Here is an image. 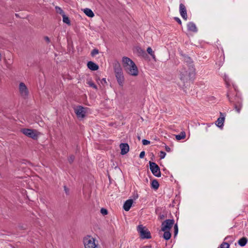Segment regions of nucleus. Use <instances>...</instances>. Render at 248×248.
I'll return each mask as SVG.
<instances>
[{
    "instance_id": "nucleus-1",
    "label": "nucleus",
    "mask_w": 248,
    "mask_h": 248,
    "mask_svg": "<svg viewBox=\"0 0 248 248\" xmlns=\"http://www.w3.org/2000/svg\"><path fill=\"white\" fill-rule=\"evenodd\" d=\"M195 72L194 66H190L189 68L183 66L180 71V79L182 83H179V86L182 88L186 87L187 83L194 78Z\"/></svg>"
},
{
    "instance_id": "nucleus-2",
    "label": "nucleus",
    "mask_w": 248,
    "mask_h": 248,
    "mask_svg": "<svg viewBox=\"0 0 248 248\" xmlns=\"http://www.w3.org/2000/svg\"><path fill=\"white\" fill-rule=\"evenodd\" d=\"M124 70L130 75L137 76L139 74V70L135 62L130 58L124 57L122 60Z\"/></svg>"
},
{
    "instance_id": "nucleus-3",
    "label": "nucleus",
    "mask_w": 248,
    "mask_h": 248,
    "mask_svg": "<svg viewBox=\"0 0 248 248\" xmlns=\"http://www.w3.org/2000/svg\"><path fill=\"white\" fill-rule=\"evenodd\" d=\"M113 69L119 85L121 86H123L124 82V78L121 64L118 61H116L114 62Z\"/></svg>"
},
{
    "instance_id": "nucleus-4",
    "label": "nucleus",
    "mask_w": 248,
    "mask_h": 248,
    "mask_svg": "<svg viewBox=\"0 0 248 248\" xmlns=\"http://www.w3.org/2000/svg\"><path fill=\"white\" fill-rule=\"evenodd\" d=\"M137 230L140 233V238L141 239H149L151 238V234L150 231L143 226L142 225H140L138 226Z\"/></svg>"
},
{
    "instance_id": "nucleus-5",
    "label": "nucleus",
    "mask_w": 248,
    "mask_h": 248,
    "mask_svg": "<svg viewBox=\"0 0 248 248\" xmlns=\"http://www.w3.org/2000/svg\"><path fill=\"white\" fill-rule=\"evenodd\" d=\"M21 132L25 135L34 140H37L38 138V134L37 133V131L35 130L29 128H22L21 129Z\"/></svg>"
},
{
    "instance_id": "nucleus-6",
    "label": "nucleus",
    "mask_w": 248,
    "mask_h": 248,
    "mask_svg": "<svg viewBox=\"0 0 248 248\" xmlns=\"http://www.w3.org/2000/svg\"><path fill=\"white\" fill-rule=\"evenodd\" d=\"M83 243L85 248H95L97 247L95 243V239L89 235L84 238Z\"/></svg>"
},
{
    "instance_id": "nucleus-7",
    "label": "nucleus",
    "mask_w": 248,
    "mask_h": 248,
    "mask_svg": "<svg viewBox=\"0 0 248 248\" xmlns=\"http://www.w3.org/2000/svg\"><path fill=\"white\" fill-rule=\"evenodd\" d=\"M227 97L230 102H234V107L237 112H240L242 108V100L237 95H235L234 97V100H232L231 98L229 97V93L227 94Z\"/></svg>"
},
{
    "instance_id": "nucleus-8",
    "label": "nucleus",
    "mask_w": 248,
    "mask_h": 248,
    "mask_svg": "<svg viewBox=\"0 0 248 248\" xmlns=\"http://www.w3.org/2000/svg\"><path fill=\"white\" fill-rule=\"evenodd\" d=\"M150 169L152 173L156 177L161 176V171L159 166L155 162L149 161Z\"/></svg>"
},
{
    "instance_id": "nucleus-9",
    "label": "nucleus",
    "mask_w": 248,
    "mask_h": 248,
    "mask_svg": "<svg viewBox=\"0 0 248 248\" xmlns=\"http://www.w3.org/2000/svg\"><path fill=\"white\" fill-rule=\"evenodd\" d=\"M174 223V220L173 219H166L162 222L161 224V231H168L170 230L173 225Z\"/></svg>"
},
{
    "instance_id": "nucleus-10",
    "label": "nucleus",
    "mask_w": 248,
    "mask_h": 248,
    "mask_svg": "<svg viewBox=\"0 0 248 248\" xmlns=\"http://www.w3.org/2000/svg\"><path fill=\"white\" fill-rule=\"evenodd\" d=\"M74 111L78 118H83L85 117V108L81 106H78L74 108Z\"/></svg>"
},
{
    "instance_id": "nucleus-11",
    "label": "nucleus",
    "mask_w": 248,
    "mask_h": 248,
    "mask_svg": "<svg viewBox=\"0 0 248 248\" xmlns=\"http://www.w3.org/2000/svg\"><path fill=\"white\" fill-rule=\"evenodd\" d=\"M19 90L22 96H27L28 95V89L26 85L24 83L21 82L19 84Z\"/></svg>"
},
{
    "instance_id": "nucleus-12",
    "label": "nucleus",
    "mask_w": 248,
    "mask_h": 248,
    "mask_svg": "<svg viewBox=\"0 0 248 248\" xmlns=\"http://www.w3.org/2000/svg\"><path fill=\"white\" fill-rule=\"evenodd\" d=\"M182 56L184 57V60L186 63V65L184 66L187 67H190V66H194L193 61L191 58L189 57L187 55L181 54Z\"/></svg>"
},
{
    "instance_id": "nucleus-13",
    "label": "nucleus",
    "mask_w": 248,
    "mask_h": 248,
    "mask_svg": "<svg viewBox=\"0 0 248 248\" xmlns=\"http://www.w3.org/2000/svg\"><path fill=\"white\" fill-rule=\"evenodd\" d=\"M179 11L182 17L185 20H186L187 18V12L186 6L184 4L180 3L179 6Z\"/></svg>"
},
{
    "instance_id": "nucleus-14",
    "label": "nucleus",
    "mask_w": 248,
    "mask_h": 248,
    "mask_svg": "<svg viewBox=\"0 0 248 248\" xmlns=\"http://www.w3.org/2000/svg\"><path fill=\"white\" fill-rule=\"evenodd\" d=\"M121 149V154L122 155H125L129 150V146L127 143H122L120 144Z\"/></svg>"
},
{
    "instance_id": "nucleus-15",
    "label": "nucleus",
    "mask_w": 248,
    "mask_h": 248,
    "mask_svg": "<svg viewBox=\"0 0 248 248\" xmlns=\"http://www.w3.org/2000/svg\"><path fill=\"white\" fill-rule=\"evenodd\" d=\"M220 117L217 119V121L216 122V125L219 127L221 128L223 126V123L225 120V117L222 112H220Z\"/></svg>"
},
{
    "instance_id": "nucleus-16",
    "label": "nucleus",
    "mask_w": 248,
    "mask_h": 248,
    "mask_svg": "<svg viewBox=\"0 0 248 248\" xmlns=\"http://www.w3.org/2000/svg\"><path fill=\"white\" fill-rule=\"evenodd\" d=\"M133 202V201L132 199H129L126 201L124 204V209L126 211H128L130 210L131 207L132 206Z\"/></svg>"
},
{
    "instance_id": "nucleus-17",
    "label": "nucleus",
    "mask_w": 248,
    "mask_h": 248,
    "mask_svg": "<svg viewBox=\"0 0 248 248\" xmlns=\"http://www.w3.org/2000/svg\"><path fill=\"white\" fill-rule=\"evenodd\" d=\"M87 67L92 71H96L99 69L98 65L92 61H89L87 62Z\"/></svg>"
},
{
    "instance_id": "nucleus-18",
    "label": "nucleus",
    "mask_w": 248,
    "mask_h": 248,
    "mask_svg": "<svg viewBox=\"0 0 248 248\" xmlns=\"http://www.w3.org/2000/svg\"><path fill=\"white\" fill-rule=\"evenodd\" d=\"M187 29L188 31H192L194 32H196L198 30L196 26V25L193 22H189L188 23L187 25Z\"/></svg>"
},
{
    "instance_id": "nucleus-19",
    "label": "nucleus",
    "mask_w": 248,
    "mask_h": 248,
    "mask_svg": "<svg viewBox=\"0 0 248 248\" xmlns=\"http://www.w3.org/2000/svg\"><path fill=\"white\" fill-rule=\"evenodd\" d=\"M83 12L87 16L90 17H93L94 16V13L90 9L85 8L83 10Z\"/></svg>"
},
{
    "instance_id": "nucleus-20",
    "label": "nucleus",
    "mask_w": 248,
    "mask_h": 248,
    "mask_svg": "<svg viewBox=\"0 0 248 248\" xmlns=\"http://www.w3.org/2000/svg\"><path fill=\"white\" fill-rule=\"evenodd\" d=\"M162 231L164 232L163 235V238L166 240H169L171 236V234L170 232V230Z\"/></svg>"
},
{
    "instance_id": "nucleus-21",
    "label": "nucleus",
    "mask_w": 248,
    "mask_h": 248,
    "mask_svg": "<svg viewBox=\"0 0 248 248\" xmlns=\"http://www.w3.org/2000/svg\"><path fill=\"white\" fill-rule=\"evenodd\" d=\"M247 242L248 239L246 237H245L240 238L238 241L239 245H240L241 247L245 246L247 244Z\"/></svg>"
},
{
    "instance_id": "nucleus-22",
    "label": "nucleus",
    "mask_w": 248,
    "mask_h": 248,
    "mask_svg": "<svg viewBox=\"0 0 248 248\" xmlns=\"http://www.w3.org/2000/svg\"><path fill=\"white\" fill-rule=\"evenodd\" d=\"M151 187L157 190L159 186V184L158 183V182L156 180L154 179L151 182Z\"/></svg>"
},
{
    "instance_id": "nucleus-23",
    "label": "nucleus",
    "mask_w": 248,
    "mask_h": 248,
    "mask_svg": "<svg viewBox=\"0 0 248 248\" xmlns=\"http://www.w3.org/2000/svg\"><path fill=\"white\" fill-rule=\"evenodd\" d=\"M137 49L138 53H139V54L140 56H142L144 58H146V57H147V56H148L147 54L145 51V50H144L143 49H142L140 47H138V48H137Z\"/></svg>"
},
{
    "instance_id": "nucleus-24",
    "label": "nucleus",
    "mask_w": 248,
    "mask_h": 248,
    "mask_svg": "<svg viewBox=\"0 0 248 248\" xmlns=\"http://www.w3.org/2000/svg\"><path fill=\"white\" fill-rule=\"evenodd\" d=\"M185 138L186 133L184 131H182L180 133V134L175 136V138L178 140L184 139Z\"/></svg>"
},
{
    "instance_id": "nucleus-25",
    "label": "nucleus",
    "mask_w": 248,
    "mask_h": 248,
    "mask_svg": "<svg viewBox=\"0 0 248 248\" xmlns=\"http://www.w3.org/2000/svg\"><path fill=\"white\" fill-rule=\"evenodd\" d=\"M62 21L64 23H66L68 25H71V22L69 18L66 16L65 14L62 15Z\"/></svg>"
},
{
    "instance_id": "nucleus-26",
    "label": "nucleus",
    "mask_w": 248,
    "mask_h": 248,
    "mask_svg": "<svg viewBox=\"0 0 248 248\" xmlns=\"http://www.w3.org/2000/svg\"><path fill=\"white\" fill-rule=\"evenodd\" d=\"M147 52H148V53L149 54H150L152 58L155 61H156V58H155V55L154 54V52L152 50V49L151 48V47H148L147 49Z\"/></svg>"
},
{
    "instance_id": "nucleus-27",
    "label": "nucleus",
    "mask_w": 248,
    "mask_h": 248,
    "mask_svg": "<svg viewBox=\"0 0 248 248\" xmlns=\"http://www.w3.org/2000/svg\"><path fill=\"white\" fill-rule=\"evenodd\" d=\"M55 10H56V13L60 14L61 15H62H62L65 14V13L63 12V11L62 10V9L61 7H60L58 6H56L55 7Z\"/></svg>"
},
{
    "instance_id": "nucleus-28",
    "label": "nucleus",
    "mask_w": 248,
    "mask_h": 248,
    "mask_svg": "<svg viewBox=\"0 0 248 248\" xmlns=\"http://www.w3.org/2000/svg\"><path fill=\"white\" fill-rule=\"evenodd\" d=\"M99 53V50L98 49L96 48L93 49L91 53V55L92 57H94L95 55Z\"/></svg>"
},
{
    "instance_id": "nucleus-29",
    "label": "nucleus",
    "mask_w": 248,
    "mask_h": 248,
    "mask_svg": "<svg viewBox=\"0 0 248 248\" xmlns=\"http://www.w3.org/2000/svg\"><path fill=\"white\" fill-rule=\"evenodd\" d=\"M87 83L90 87H92L96 90L97 89V86L93 81H89Z\"/></svg>"
},
{
    "instance_id": "nucleus-30",
    "label": "nucleus",
    "mask_w": 248,
    "mask_h": 248,
    "mask_svg": "<svg viewBox=\"0 0 248 248\" xmlns=\"http://www.w3.org/2000/svg\"><path fill=\"white\" fill-rule=\"evenodd\" d=\"M178 232V227L177 224H175L174 226V236L175 237Z\"/></svg>"
},
{
    "instance_id": "nucleus-31",
    "label": "nucleus",
    "mask_w": 248,
    "mask_h": 248,
    "mask_svg": "<svg viewBox=\"0 0 248 248\" xmlns=\"http://www.w3.org/2000/svg\"><path fill=\"white\" fill-rule=\"evenodd\" d=\"M75 156L74 155H71L68 158V160L70 164H72L75 160Z\"/></svg>"
},
{
    "instance_id": "nucleus-32",
    "label": "nucleus",
    "mask_w": 248,
    "mask_h": 248,
    "mask_svg": "<svg viewBox=\"0 0 248 248\" xmlns=\"http://www.w3.org/2000/svg\"><path fill=\"white\" fill-rule=\"evenodd\" d=\"M100 212L104 216L107 215L108 214V210L104 208H102L101 209Z\"/></svg>"
},
{
    "instance_id": "nucleus-33",
    "label": "nucleus",
    "mask_w": 248,
    "mask_h": 248,
    "mask_svg": "<svg viewBox=\"0 0 248 248\" xmlns=\"http://www.w3.org/2000/svg\"><path fill=\"white\" fill-rule=\"evenodd\" d=\"M166 154L164 151H160V159H163L166 155Z\"/></svg>"
},
{
    "instance_id": "nucleus-34",
    "label": "nucleus",
    "mask_w": 248,
    "mask_h": 248,
    "mask_svg": "<svg viewBox=\"0 0 248 248\" xmlns=\"http://www.w3.org/2000/svg\"><path fill=\"white\" fill-rule=\"evenodd\" d=\"M142 142L143 145H147L150 143V141L149 140H145V139H144L142 140Z\"/></svg>"
},
{
    "instance_id": "nucleus-35",
    "label": "nucleus",
    "mask_w": 248,
    "mask_h": 248,
    "mask_svg": "<svg viewBox=\"0 0 248 248\" xmlns=\"http://www.w3.org/2000/svg\"><path fill=\"white\" fill-rule=\"evenodd\" d=\"M64 190L66 195L69 194V189L66 186H64Z\"/></svg>"
},
{
    "instance_id": "nucleus-36",
    "label": "nucleus",
    "mask_w": 248,
    "mask_h": 248,
    "mask_svg": "<svg viewBox=\"0 0 248 248\" xmlns=\"http://www.w3.org/2000/svg\"><path fill=\"white\" fill-rule=\"evenodd\" d=\"M166 217H167V215H166L160 214L159 216V219H160V220H163V219H164Z\"/></svg>"
},
{
    "instance_id": "nucleus-37",
    "label": "nucleus",
    "mask_w": 248,
    "mask_h": 248,
    "mask_svg": "<svg viewBox=\"0 0 248 248\" xmlns=\"http://www.w3.org/2000/svg\"><path fill=\"white\" fill-rule=\"evenodd\" d=\"M174 19L180 25L182 24V22L180 19L177 17H175Z\"/></svg>"
},
{
    "instance_id": "nucleus-38",
    "label": "nucleus",
    "mask_w": 248,
    "mask_h": 248,
    "mask_svg": "<svg viewBox=\"0 0 248 248\" xmlns=\"http://www.w3.org/2000/svg\"><path fill=\"white\" fill-rule=\"evenodd\" d=\"M145 156V152L144 151H142L140 152V158H143Z\"/></svg>"
},
{
    "instance_id": "nucleus-39",
    "label": "nucleus",
    "mask_w": 248,
    "mask_h": 248,
    "mask_svg": "<svg viewBox=\"0 0 248 248\" xmlns=\"http://www.w3.org/2000/svg\"><path fill=\"white\" fill-rule=\"evenodd\" d=\"M44 39L47 43H49L50 42V39L48 36H45Z\"/></svg>"
},
{
    "instance_id": "nucleus-40",
    "label": "nucleus",
    "mask_w": 248,
    "mask_h": 248,
    "mask_svg": "<svg viewBox=\"0 0 248 248\" xmlns=\"http://www.w3.org/2000/svg\"><path fill=\"white\" fill-rule=\"evenodd\" d=\"M101 83L102 84L104 85V84L107 83V81L105 78H103L101 80Z\"/></svg>"
},
{
    "instance_id": "nucleus-41",
    "label": "nucleus",
    "mask_w": 248,
    "mask_h": 248,
    "mask_svg": "<svg viewBox=\"0 0 248 248\" xmlns=\"http://www.w3.org/2000/svg\"><path fill=\"white\" fill-rule=\"evenodd\" d=\"M165 150L168 152H169L170 151V148L168 146H167V145L165 146Z\"/></svg>"
},
{
    "instance_id": "nucleus-42",
    "label": "nucleus",
    "mask_w": 248,
    "mask_h": 248,
    "mask_svg": "<svg viewBox=\"0 0 248 248\" xmlns=\"http://www.w3.org/2000/svg\"><path fill=\"white\" fill-rule=\"evenodd\" d=\"M226 84L227 85L228 87L230 86V84H229V83L227 81H226Z\"/></svg>"
},
{
    "instance_id": "nucleus-43",
    "label": "nucleus",
    "mask_w": 248,
    "mask_h": 248,
    "mask_svg": "<svg viewBox=\"0 0 248 248\" xmlns=\"http://www.w3.org/2000/svg\"><path fill=\"white\" fill-rule=\"evenodd\" d=\"M15 16H16V17H18V16H19L18 15V14H15Z\"/></svg>"
},
{
    "instance_id": "nucleus-44",
    "label": "nucleus",
    "mask_w": 248,
    "mask_h": 248,
    "mask_svg": "<svg viewBox=\"0 0 248 248\" xmlns=\"http://www.w3.org/2000/svg\"><path fill=\"white\" fill-rule=\"evenodd\" d=\"M96 80H99V78H96Z\"/></svg>"
}]
</instances>
